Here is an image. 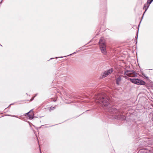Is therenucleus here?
<instances>
[{
  "instance_id": "dca6fc26",
  "label": "nucleus",
  "mask_w": 153,
  "mask_h": 153,
  "mask_svg": "<svg viewBox=\"0 0 153 153\" xmlns=\"http://www.w3.org/2000/svg\"><path fill=\"white\" fill-rule=\"evenodd\" d=\"M76 53V52H74V53H72V54H70L69 55H71L73 54H75Z\"/></svg>"
},
{
  "instance_id": "39448f33",
  "label": "nucleus",
  "mask_w": 153,
  "mask_h": 153,
  "mask_svg": "<svg viewBox=\"0 0 153 153\" xmlns=\"http://www.w3.org/2000/svg\"><path fill=\"white\" fill-rule=\"evenodd\" d=\"M113 71L112 69H109L103 73L101 78H103L107 76L108 75L112 73Z\"/></svg>"
},
{
  "instance_id": "6e6552de",
  "label": "nucleus",
  "mask_w": 153,
  "mask_h": 153,
  "mask_svg": "<svg viewBox=\"0 0 153 153\" xmlns=\"http://www.w3.org/2000/svg\"><path fill=\"white\" fill-rule=\"evenodd\" d=\"M122 78V76H120L118 78H116V84L119 85V84Z\"/></svg>"
},
{
  "instance_id": "2eb2a0df",
  "label": "nucleus",
  "mask_w": 153,
  "mask_h": 153,
  "mask_svg": "<svg viewBox=\"0 0 153 153\" xmlns=\"http://www.w3.org/2000/svg\"><path fill=\"white\" fill-rule=\"evenodd\" d=\"M54 108V107H51V109H52V110H53V109Z\"/></svg>"
},
{
  "instance_id": "f3484780",
  "label": "nucleus",
  "mask_w": 153,
  "mask_h": 153,
  "mask_svg": "<svg viewBox=\"0 0 153 153\" xmlns=\"http://www.w3.org/2000/svg\"><path fill=\"white\" fill-rule=\"evenodd\" d=\"M151 3H150V1H149V3H148V4H149V5H150V4H151Z\"/></svg>"
},
{
  "instance_id": "f03ea898",
  "label": "nucleus",
  "mask_w": 153,
  "mask_h": 153,
  "mask_svg": "<svg viewBox=\"0 0 153 153\" xmlns=\"http://www.w3.org/2000/svg\"><path fill=\"white\" fill-rule=\"evenodd\" d=\"M99 44L100 48L102 53L104 54H106L107 52L106 49V45L104 40L103 38H101L100 39Z\"/></svg>"
},
{
  "instance_id": "7ed1b4c3",
  "label": "nucleus",
  "mask_w": 153,
  "mask_h": 153,
  "mask_svg": "<svg viewBox=\"0 0 153 153\" xmlns=\"http://www.w3.org/2000/svg\"><path fill=\"white\" fill-rule=\"evenodd\" d=\"M129 79L132 82L137 85H144L145 84V82L137 79L130 78Z\"/></svg>"
},
{
  "instance_id": "9b49d317",
  "label": "nucleus",
  "mask_w": 153,
  "mask_h": 153,
  "mask_svg": "<svg viewBox=\"0 0 153 153\" xmlns=\"http://www.w3.org/2000/svg\"><path fill=\"white\" fill-rule=\"evenodd\" d=\"M142 74L143 76L145 77L146 78L148 79V77L147 76H146L145 74L143 73Z\"/></svg>"
},
{
  "instance_id": "0eeeda50",
  "label": "nucleus",
  "mask_w": 153,
  "mask_h": 153,
  "mask_svg": "<svg viewBox=\"0 0 153 153\" xmlns=\"http://www.w3.org/2000/svg\"><path fill=\"white\" fill-rule=\"evenodd\" d=\"M113 71L112 69H109L103 73L101 78H103L107 76L108 75L112 73Z\"/></svg>"
},
{
  "instance_id": "423d86ee",
  "label": "nucleus",
  "mask_w": 153,
  "mask_h": 153,
  "mask_svg": "<svg viewBox=\"0 0 153 153\" xmlns=\"http://www.w3.org/2000/svg\"><path fill=\"white\" fill-rule=\"evenodd\" d=\"M113 71L112 69H109L103 73L101 78H103L107 76L108 75L112 73Z\"/></svg>"
},
{
  "instance_id": "f257e3e1",
  "label": "nucleus",
  "mask_w": 153,
  "mask_h": 153,
  "mask_svg": "<svg viewBox=\"0 0 153 153\" xmlns=\"http://www.w3.org/2000/svg\"><path fill=\"white\" fill-rule=\"evenodd\" d=\"M99 102H101L102 104L104 106L105 109L110 112L116 110L111 107V105L108 102L109 100L107 97H102L98 99Z\"/></svg>"
},
{
  "instance_id": "20e7f679",
  "label": "nucleus",
  "mask_w": 153,
  "mask_h": 153,
  "mask_svg": "<svg viewBox=\"0 0 153 153\" xmlns=\"http://www.w3.org/2000/svg\"><path fill=\"white\" fill-rule=\"evenodd\" d=\"M125 74L130 77H133L136 76V73L133 71L127 70L125 71Z\"/></svg>"
},
{
  "instance_id": "9d476101",
  "label": "nucleus",
  "mask_w": 153,
  "mask_h": 153,
  "mask_svg": "<svg viewBox=\"0 0 153 153\" xmlns=\"http://www.w3.org/2000/svg\"><path fill=\"white\" fill-rule=\"evenodd\" d=\"M149 6V4H148V2L147 1V3L145 4L144 5V8L145 9V11L144 13L143 14L145 13V12L147 10Z\"/></svg>"
},
{
  "instance_id": "f8f14e48",
  "label": "nucleus",
  "mask_w": 153,
  "mask_h": 153,
  "mask_svg": "<svg viewBox=\"0 0 153 153\" xmlns=\"http://www.w3.org/2000/svg\"><path fill=\"white\" fill-rule=\"evenodd\" d=\"M149 1H150V3H151L153 1V0H148L147 1L148 2V3H149Z\"/></svg>"
},
{
  "instance_id": "1a4fd4ad",
  "label": "nucleus",
  "mask_w": 153,
  "mask_h": 153,
  "mask_svg": "<svg viewBox=\"0 0 153 153\" xmlns=\"http://www.w3.org/2000/svg\"><path fill=\"white\" fill-rule=\"evenodd\" d=\"M33 110V109L31 110L30 111L28 112L26 114V115H27L28 116V117L30 118V119H33V114L32 113L31 114H29V113L31 112Z\"/></svg>"
},
{
  "instance_id": "ddd939ff",
  "label": "nucleus",
  "mask_w": 153,
  "mask_h": 153,
  "mask_svg": "<svg viewBox=\"0 0 153 153\" xmlns=\"http://www.w3.org/2000/svg\"><path fill=\"white\" fill-rule=\"evenodd\" d=\"M7 116H12V117H17L16 116H12L11 115H7Z\"/></svg>"
},
{
  "instance_id": "4468645a",
  "label": "nucleus",
  "mask_w": 153,
  "mask_h": 153,
  "mask_svg": "<svg viewBox=\"0 0 153 153\" xmlns=\"http://www.w3.org/2000/svg\"><path fill=\"white\" fill-rule=\"evenodd\" d=\"M36 95L34 97H33L32 99H31L30 100V101H32L34 99V97H35Z\"/></svg>"
}]
</instances>
